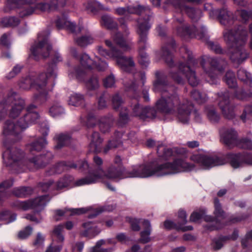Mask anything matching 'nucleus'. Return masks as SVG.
Wrapping results in <instances>:
<instances>
[{
	"instance_id": "1",
	"label": "nucleus",
	"mask_w": 252,
	"mask_h": 252,
	"mask_svg": "<svg viewBox=\"0 0 252 252\" xmlns=\"http://www.w3.org/2000/svg\"><path fill=\"white\" fill-rule=\"evenodd\" d=\"M176 21L179 24L176 28L178 35L185 37H195L204 41L210 49L217 54H227L230 60L237 64H240L248 57V54L244 48L248 38L247 30L242 26H239L234 30H225L223 32L224 41L227 45V51L222 50L217 43L209 40L206 30L202 27L199 32L194 27L191 28L184 23L182 17L176 15Z\"/></svg>"
},
{
	"instance_id": "2",
	"label": "nucleus",
	"mask_w": 252,
	"mask_h": 252,
	"mask_svg": "<svg viewBox=\"0 0 252 252\" xmlns=\"http://www.w3.org/2000/svg\"><path fill=\"white\" fill-rule=\"evenodd\" d=\"M193 164L184 161L181 159H176L172 162H166L162 164H155L151 162L146 165H141L123 175V168L121 166H110L106 171L103 169H99L100 174H94L93 177L87 176L77 180L75 182L76 186L94 184L100 179H116L124 177L147 178L151 176L161 177L177 173L182 171H189L194 168Z\"/></svg>"
},
{
	"instance_id": "3",
	"label": "nucleus",
	"mask_w": 252,
	"mask_h": 252,
	"mask_svg": "<svg viewBox=\"0 0 252 252\" xmlns=\"http://www.w3.org/2000/svg\"><path fill=\"white\" fill-rule=\"evenodd\" d=\"M155 75L154 90L161 93V98L156 102L157 111L164 114L175 115L180 122L188 123L193 109L192 103L180 97L173 91V87L168 85L167 76L163 72L157 71Z\"/></svg>"
},
{
	"instance_id": "4",
	"label": "nucleus",
	"mask_w": 252,
	"mask_h": 252,
	"mask_svg": "<svg viewBox=\"0 0 252 252\" xmlns=\"http://www.w3.org/2000/svg\"><path fill=\"white\" fill-rule=\"evenodd\" d=\"M105 44L110 48L108 51L101 46L98 47V53L106 58H113L116 60L117 64L124 71L133 74V80L126 82L125 86L127 91L136 92L139 88L143 86L146 81L145 73L143 72H135V63L130 57L123 56V52L115 47L109 40H105Z\"/></svg>"
},
{
	"instance_id": "5",
	"label": "nucleus",
	"mask_w": 252,
	"mask_h": 252,
	"mask_svg": "<svg viewBox=\"0 0 252 252\" xmlns=\"http://www.w3.org/2000/svg\"><path fill=\"white\" fill-rule=\"evenodd\" d=\"M181 50L182 52H185L183 57L185 59H187V64H185L182 62H180L178 65L179 71L176 72L172 71L170 72L169 75L177 83H183L184 81L182 74L186 76L190 85L193 87L196 86L199 83V80L191 67L196 66L198 62L193 58L191 52L186 47L182 48Z\"/></svg>"
},
{
	"instance_id": "6",
	"label": "nucleus",
	"mask_w": 252,
	"mask_h": 252,
	"mask_svg": "<svg viewBox=\"0 0 252 252\" xmlns=\"http://www.w3.org/2000/svg\"><path fill=\"white\" fill-rule=\"evenodd\" d=\"M57 76L56 65L54 63L48 64L46 73L38 75L31 73L29 77L22 79L19 83V87L23 90H28L32 88L35 90L42 89L46 85L48 78H55Z\"/></svg>"
},
{
	"instance_id": "7",
	"label": "nucleus",
	"mask_w": 252,
	"mask_h": 252,
	"mask_svg": "<svg viewBox=\"0 0 252 252\" xmlns=\"http://www.w3.org/2000/svg\"><path fill=\"white\" fill-rule=\"evenodd\" d=\"M47 144L45 138L41 137L32 142L28 146L32 157L28 158V164L35 168L45 166L53 158L52 154L48 151L40 155H35L36 152L40 151Z\"/></svg>"
},
{
	"instance_id": "8",
	"label": "nucleus",
	"mask_w": 252,
	"mask_h": 252,
	"mask_svg": "<svg viewBox=\"0 0 252 252\" xmlns=\"http://www.w3.org/2000/svg\"><path fill=\"white\" fill-rule=\"evenodd\" d=\"M9 105L10 108L9 109L8 116L11 118L15 119L25 110V102L16 92L10 90L6 96L0 102V113H6Z\"/></svg>"
},
{
	"instance_id": "9",
	"label": "nucleus",
	"mask_w": 252,
	"mask_h": 252,
	"mask_svg": "<svg viewBox=\"0 0 252 252\" xmlns=\"http://www.w3.org/2000/svg\"><path fill=\"white\" fill-rule=\"evenodd\" d=\"M148 18L145 19H138L137 20L138 24L137 28V33L139 35V40L138 42L139 53L141 58L139 63L145 66L149 63L148 56L144 51L147 47V35L148 32L150 28V26L148 24Z\"/></svg>"
},
{
	"instance_id": "10",
	"label": "nucleus",
	"mask_w": 252,
	"mask_h": 252,
	"mask_svg": "<svg viewBox=\"0 0 252 252\" xmlns=\"http://www.w3.org/2000/svg\"><path fill=\"white\" fill-rule=\"evenodd\" d=\"M37 42L32 47V51L35 60L47 58L52 50V46L48 41V35L45 33L38 35Z\"/></svg>"
},
{
	"instance_id": "11",
	"label": "nucleus",
	"mask_w": 252,
	"mask_h": 252,
	"mask_svg": "<svg viewBox=\"0 0 252 252\" xmlns=\"http://www.w3.org/2000/svg\"><path fill=\"white\" fill-rule=\"evenodd\" d=\"M3 158L8 160V164L9 165H17L21 166L22 165L26 166L29 168H32L28 164V159L24 160L23 158L24 153L20 149L11 147L8 148L4 152L3 155Z\"/></svg>"
},
{
	"instance_id": "12",
	"label": "nucleus",
	"mask_w": 252,
	"mask_h": 252,
	"mask_svg": "<svg viewBox=\"0 0 252 252\" xmlns=\"http://www.w3.org/2000/svg\"><path fill=\"white\" fill-rule=\"evenodd\" d=\"M218 105L224 117L228 119H232L235 117L234 107L230 104V93L228 91L218 93Z\"/></svg>"
},
{
	"instance_id": "13",
	"label": "nucleus",
	"mask_w": 252,
	"mask_h": 252,
	"mask_svg": "<svg viewBox=\"0 0 252 252\" xmlns=\"http://www.w3.org/2000/svg\"><path fill=\"white\" fill-rule=\"evenodd\" d=\"M34 1L35 0H8L7 5L10 8H20L19 15L24 17L32 14L34 11L35 8L31 5Z\"/></svg>"
},
{
	"instance_id": "14",
	"label": "nucleus",
	"mask_w": 252,
	"mask_h": 252,
	"mask_svg": "<svg viewBox=\"0 0 252 252\" xmlns=\"http://www.w3.org/2000/svg\"><path fill=\"white\" fill-rule=\"evenodd\" d=\"M190 159L193 161L198 163L204 168H208L215 166L224 164V162L217 157H210L206 155L196 154L192 155Z\"/></svg>"
},
{
	"instance_id": "15",
	"label": "nucleus",
	"mask_w": 252,
	"mask_h": 252,
	"mask_svg": "<svg viewBox=\"0 0 252 252\" xmlns=\"http://www.w3.org/2000/svg\"><path fill=\"white\" fill-rule=\"evenodd\" d=\"M50 200L48 195H43L28 201L15 202V206L19 209L27 210L31 208L36 209L37 211L42 210Z\"/></svg>"
},
{
	"instance_id": "16",
	"label": "nucleus",
	"mask_w": 252,
	"mask_h": 252,
	"mask_svg": "<svg viewBox=\"0 0 252 252\" xmlns=\"http://www.w3.org/2000/svg\"><path fill=\"white\" fill-rule=\"evenodd\" d=\"M227 158L231 166L234 168L242 167L245 164L252 165V155L246 153L228 154Z\"/></svg>"
},
{
	"instance_id": "17",
	"label": "nucleus",
	"mask_w": 252,
	"mask_h": 252,
	"mask_svg": "<svg viewBox=\"0 0 252 252\" xmlns=\"http://www.w3.org/2000/svg\"><path fill=\"white\" fill-rule=\"evenodd\" d=\"M97 61H93L88 55L84 53L80 55V62L85 68L91 69L95 67L98 71H103L108 67L107 63L96 57Z\"/></svg>"
},
{
	"instance_id": "18",
	"label": "nucleus",
	"mask_w": 252,
	"mask_h": 252,
	"mask_svg": "<svg viewBox=\"0 0 252 252\" xmlns=\"http://www.w3.org/2000/svg\"><path fill=\"white\" fill-rule=\"evenodd\" d=\"M221 141L229 148L236 146L237 133L232 128H222L220 130Z\"/></svg>"
},
{
	"instance_id": "19",
	"label": "nucleus",
	"mask_w": 252,
	"mask_h": 252,
	"mask_svg": "<svg viewBox=\"0 0 252 252\" xmlns=\"http://www.w3.org/2000/svg\"><path fill=\"white\" fill-rule=\"evenodd\" d=\"M34 105H31L27 108V112L17 120V124L19 127L23 129L27 128L29 125L33 124L39 119V115L36 112L32 111Z\"/></svg>"
},
{
	"instance_id": "20",
	"label": "nucleus",
	"mask_w": 252,
	"mask_h": 252,
	"mask_svg": "<svg viewBox=\"0 0 252 252\" xmlns=\"http://www.w3.org/2000/svg\"><path fill=\"white\" fill-rule=\"evenodd\" d=\"M169 43H167L162 47L161 54L167 64L172 67L173 66L174 63L171 50L174 48L175 41L173 39L170 38L169 39Z\"/></svg>"
},
{
	"instance_id": "21",
	"label": "nucleus",
	"mask_w": 252,
	"mask_h": 252,
	"mask_svg": "<svg viewBox=\"0 0 252 252\" xmlns=\"http://www.w3.org/2000/svg\"><path fill=\"white\" fill-rule=\"evenodd\" d=\"M66 0H52L50 3H38L36 5L35 8L41 11H51L64 6Z\"/></svg>"
},
{
	"instance_id": "22",
	"label": "nucleus",
	"mask_w": 252,
	"mask_h": 252,
	"mask_svg": "<svg viewBox=\"0 0 252 252\" xmlns=\"http://www.w3.org/2000/svg\"><path fill=\"white\" fill-rule=\"evenodd\" d=\"M90 143L89 150L94 153H99L102 149L103 139L100 137L98 132L94 131L90 137Z\"/></svg>"
},
{
	"instance_id": "23",
	"label": "nucleus",
	"mask_w": 252,
	"mask_h": 252,
	"mask_svg": "<svg viewBox=\"0 0 252 252\" xmlns=\"http://www.w3.org/2000/svg\"><path fill=\"white\" fill-rule=\"evenodd\" d=\"M218 19L220 23L225 26H229L233 23L234 17L233 13L227 8L221 9L218 14Z\"/></svg>"
},
{
	"instance_id": "24",
	"label": "nucleus",
	"mask_w": 252,
	"mask_h": 252,
	"mask_svg": "<svg viewBox=\"0 0 252 252\" xmlns=\"http://www.w3.org/2000/svg\"><path fill=\"white\" fill-rule=\"evenodd\" d=\"M114 122V118L111 114H108L101 117L99 119V127L100 131L103 133L109 132Z\"/></svg>"
},
{
	"instance_id": "25",
	"label": "nucleus",
	"mask_w": 252,
	"mask_h": 252,
	"mask_svg": "<svg viewBox=\"0 0 252 252\" xmlns=\"http://www.w3.org/2000/svg\"><path fill=\"white\" fill-rule=\"evenodd\" d=\"M71 140V136L68 133H59L55 134L54 140L56 143L55 149H60L68 145Z\"/></svg>"
},
{
	"instance_id": "26",
	"label": "nucleus",
	"mask_w": 252,
	"mask_h": 252,
	"mask_svg": "<svg viewBox=\"0 0 252 252\" xmlns=\"http://www.w3.org/2000/svg\"><path fill=\"white\" fill-rule=\"evenodd\" d=\"M115 42L121 48L123 51H128L130 49V43L126 36H124L120 32H116L112 35Z\"/></svg>"
},
{
	"instance_id": "27",
	"label": "nucleus",
	"mask_w": 252,
	"mask_h": 252,
	"mask_svg": "<svg viewBox=\"0 0 252 252\" xmlns=\"http://www.w3.org/2000/svg\"><path fill=\"white\" fill-rule=\"evenodd\" d=\"M23 128L19 127L16 122V125L13 122L6 121L3 126V133L5 135L19 134Z\"/></svg>"
},
{
	"instance_id": "28",
	"label": "nucleus",
	"mask_w": 252,
	"mask_h": 252,
	"mask_svg": "<svg viewBox=\"0 0 252 252\" xmlns=\"http://www.w3.org/2000/svg\"><path fill=\"white\" fill-rule=\"evenodd\" d=\"M145 11V9L141 6L137 7H118L115 9V13L119 15H124L127 13L141 14Z\"/></svg>"
},
{
	"instance_id": "29",
	"label": "nucleus",
	"mask_w": 252,
	"mask_h": 252,
	"mask_svg": "<svg viewBox=\"0 0 252 252\" xmlns=\"http://www.w3.org/2000/svg\"><path fill=\"white\" fill-rule=\"evenodd\" d=\"M123 133L120 131H116L112 140L109 141L108 144L104 149V153H107L108 151L112 148H115L119 146L122 143V137Z\"/></svg>"
},
{
	"instance_id": "30",
	"label": "nucleus",
	"mask_w": 252,
	"mask_h": 252,
	"mask_svg": "<svg viewBox=\"0 0 252 252\" xmlns=\"http://www.w3.org/2000/svg\"><path fill=\"white\" fill-rule=\"evenodd\" d=\"M83 226L85 230L81 232V235L84 237L92 238L100 232V230L97 227L93 226L91 222L83 223Z\"/></svg>"
},
{
	"instance_id": "31",
	"label": "nucleus",
	"mask_w": 252,
	"mask_h": 252,
	"mask_svg": "<svg viewBox=\"0 0 252 252\" xmlns=\"http://www.w3.org/2000/svg\"><path fill=\"white\" fill-rule=\"evenodd\" d=\"M57 27L59 29H66L70 30L72 32H75L76 26L73 23L68 21L65 17L62 16L61 18H58L55 21Z\"/></svg>"
},
{
	"instance_id": "32",
	"label": "nucleus",
	"mask_w": 252,
	"mask_h": 252,
	"mask_svg": "<svg viewBox=\"0 0 252 252\" xmlns=\"http://www.w3.org/2000/svg\"><path fill=\"white\" fill-rule=\"evenodd\" d=\"M182 11L186 12L189 17L194 22L197 21L201 16L202 12L199 9H194L187 6L181 7Z\"/></svg>"
},
{
	"instance_id": "33",
	"label": "nucleus",
	"mask_w": 252,
	"mask_h": 252,
	"mask_svg": "<svg viewBox=\"0 0 252 252\" xmlns=\"http://www.w3.org/2000/svg\"><path fill=\"white\" fill-rule=\"evenodd\" d=\"M206 115L208 120L212 123H216L219 122L220 116L217 112L216 108L213 106H208L205 110Z\"/></svg>"
},
{
	"instance_id": "34",
	"label": "nucleus",
	"mask_w": 252,
	"mask_h": 252,
	"mask_svg": "<svg viewBox=\"0 0 252 252\" xmlns=\"http://www.w3.org/2000/svg\"><path fill=\"white\" fill-rule=\"evenodd\" d=\"M157 146V153L159 157L167 160L172 156L173 152L171 149L166 147L162 143L158 144Z\"/></svg>"
},
{
	"instance_id": "35",
	"label": "nucleus",
	"mask_w": 252,
	"mask_h": 252,
	"mask_svg": "<svg viewBox=\"0 0 252 252\" xmlns=\"http://www.w3.org/2000/svg\"><path fill=\"white\" fill-rule=\"evenodd\" d=\"M88 211V209L87 208H77V209H65L64 210H58L55 212L56 217H62L64 216L65 214L68 212L70 213V215H81L83 214L86 213Z\"/></svg>"
},
{
	"instance_id": "36",
	"label": "nucleus",
	"mask_w": 252,
	"mask_h": 252,
	"mask_svg": "<svg viewBox=\"0 0 252 252\" xmlns=\"http://www.w3.org/2000/svg\"><path fill=\"white\" fill-rule=\"evenodd\" d=\"M75 43L80 46L85 47L94 42V38L91 35H82L79 37L74 36Z\"/></svg>"
},
{
	"instance_id": "37",
	"label": "nucleus",
	"mask_w": 252,
	"mask_h": 252,
	"mask_svg": "<svg viewBox=\"0 0 252 252\" xmlns=\"http://www.w3.org/2000/svg\"><path fill=\"white\" fill-rule=\"evenodd\" d=\"M217 218L214 219L211 216H206L205 220L209 222L210 223L206 225L205 227L207 229L212 231L216 229H219L222 227L223 225L218 220Z\"/></svg>"
},
{
	"instance_id": "38",
	"label": "nucleus",
	"mask_w": 252,
	"mask_h": 252,
	"mask_svg": "<svg viewBox=\"0 0 252 252\" xmlns=\"http://www.w3.org/2000/svg\"><path fill=\"white\" fill-rule=\"evenodd\" d=\"M208 62L213 70L216 69L220 71L223 70L227 64L224 60H218L213 58L209 59Z\"/></svg>"
},
{
	"instance_id": "39",
	"label": "nucleus",
	"mask_w": 252,
	"mask_h": 252,
	"mask_svg": "<svg viewBox=\"0 0 252 252\" xmlns=\"http://www.w3.org/2000/svg\"><path fill=\"white\" fill-rule=\"evenodd\" d=\"M84 96L79 94H73L69 98L68 101V104L74 106H79L84 103Z\"/></svg>"
},
{
	"instance_id": "40",
	"label": "nucleus",
	"mask_w": 252,
	"mask_h": 252,
	"mask_svg": "<svg viewBox=\"0 0 252 252\" xmlns=\"http://www.w3.org/2000/svg\"><path fill=\"white\" fill-rule=\"evenodd\" d=\"M111 101L113 108L115 110H118L120 108L122 109V106L125 101L119 93H116L112 95Z\"/></svg>"
},
{
	"instance_id": "41",
	"label": "nucleus",
	"mask_w": 252,
	"mask_h": 252,
	"mask_svg": "<svg viewBox=\"0 0 252 252\" xmlns=\"http://www.w3.org/2000/svg\"><path fill=\"white\" fill-rule=\"evenodd\" d=\"M76 167L77 165L74 164V163L63 161L56 165L55 166V172L57 174H60L70 168H76Z\"/></svg>"
},
{
	"instance_id": "42",
	"label": "nucleus",
	"mask_w": 252,
	"mask_h": 252,
	"mask_svg": "<svg viewBox=\"0 0 252 252\" xmlns=\"http://www.w3.org/2000/svg\"><path fill=\"white\" fill-rule=\"evenodd\" d=\"M101 24L107 29H115L117 28V24L116 22L111 16L108 15H104L102 16Z\"/></svg>"
},
{
	"instance_id": "43",
	"label": "nucleus",
	"mask_w": 252,
	"mask_h": 252,
	"mask_svg": "<svg viewBox=\"0 0 252 252\" xmlns=\"http://www.w3.org/2000/svg\"><path fill=\"white\" fill-rule=\"evenodd\" d=\"M238 78L250 86L252 83V78L251 74L245 69L240 68L237 72Z\"/></svg>"
},
{
	"instance_id": "44",
	"label": "nucleus",
	"mask_w": 252,
	"mask_h": 252,
	"mask_svg": "<svg viewBox=\"0 0 252 252\" xmlns=\"http://www.w3.org/2000/svg\"><path fill=\"white\" fill-rule=\"evenodd\" d=\"M49 112L53 117H57L63 114L64 110L59 103H56L50 108Z\"/></svg>"
},
{
	"instance_id": "45",
	"label": "nucleus",
	"mask_w": 252,
	"mask_h": 252,
	"mask_svg": "<svg viewBox=\"0 0 252 252\" xmlns=\"http://www.w3.org/2000/svg\"><path fill=\"white\" fill-rule=\"evenodd\" d=\"M32 192V189L30 187H20L15 188L13 190V194L18 197H25Z\"/></svg>"
},
{
	"instance_id": "46",
	"label": "nucleus",
	"mask_w": 252,
	"mask_h": 252,
	"mask_svg": "<svg viewBox=\"0 0 252 252\" xmlns=\"http://www.w3.org/2000/svg\"><path fill=\"white\" fill-rule=\"evenodd\" d=\"M224 80L230 88H235L237 85L235 74L231 71H228L226 73Z\"/></svg>"
},
{
	"instance_id": "47",
	"label": "nucleus",
	"mask_w": 252,
	"mask_h": 252,
	"mask_svg": "<svg viewBox=\"0 0 252 252\" xmlns=\"http://www.w3.org/2000/svg\"><path fill=\"white\" fill-rule=\"evenodd\" d=\"M234 95L238 99L245 100L248 98L252 97V90H251L250 92L247 93L245 92L243 88H240L235 91Z\"/></svg>"
},
{
	"instance_id": "48",
	"label": "nucleus",
	"mask_w": 252,
	"mask_h": 252,
	"mask_svg": "<svg viewBox=\"0 0 252 252\" xmlns=\"http://www.w3.org/2000/svg\"><path fill=\"white\" fill-rule=\"evenodd\" d=\"M214 207H215V211L214 214L216 216V218L217 219L221 218L222 219H224L225 217V215L224 212L222 210L221 208V205L219 202V200L218 198H215L214 199Z\"/></svg>"
},
{
	"instance_id": "49",
	"label": "nucleus",
	"mask_w": 252,
	"mask_h": 252,
	"mask_svg": "<svg viewBox=\"0 0 252 252\" xmlns=\"http://www.w3.org/2000/svg\"><path fill=\"white\" fill-rule=\"evenodd\" d=\"M191 96L198 103H204L208 99L205 94H202L196 90H193L191 93Z\"/></svg>"
},
{
	"instance_id": "50",
	"label": "nucleus",
	"mask_w": 252,
	"mask_h": 252,
	"mask_svg": "<svg viewBox=\"0 0 252 252\" xmlns=\"http://www.w3.org/2000/svg\"><path fill=\"white\" fill-rule=\"evenodd\" d=\"M132 107V115L134 116L139 117L140 119H142L143 118V112H144L145 108L141 106L137 102L134 104L131 105Z\"/></svg>"
},
{
	"instance_id": "51",
	"label": "nucleus",
	"mask_w": 252,
	"mask_h": 252,
	"mask_svg": "<svg viewBox=\"0 0 252 252\" xmlns=\"http://www.w3.org/2000/svg\"><path fill=\"white\" fill-rule=\"evenodd\" d=\"M86 87L90 90H96L99 87L98 79L96 76H92L86 82Z\"/></svg>"
},
{
	"instance_id": "52",
	"label": "nucleus",
	"mask_w": 252,
	"mask_h": 252,
	"mask_svg": "<svg viewBox=\"0 0 252 252\" xmlns=\"http://www.w3.org/2000/svg\"><path fill=\"white\" fill-rule=\"evenodd\" d=\"M15 214H11L9 211L0 212V221H5L6 223L12 222L16 220Z\"/></svg>"
},
{
	"instance_id": "53",
	"label": "nucleus",
	"mask_w": 252,
	"mask_h": 252,
	"mask_svg": "<svg viewBox=\"0 0 252 252\" xmlns=\"http://www.w3.org/2000/svg\"><path fill=\"white\" fill-rule=\"evenodd\" d=\"M93 162L94 165L95 167H96V169L94 173H90L88 176H93L94 174H100V172L99 171V169H103L102 165L103 164V160L102 159L99 157L97 156H94L93 158Z\"/></svg>"
},
{
	"instance_id": "54",
	"label": "nucleus",
	"mask_w": 252,
	"mask_h": 252,
	"mask_svg": "<svg viewBox=\"0 0 252 252\" xmlns=\"http://www.w3.org/2000/svg\"><path fill=\"white\" fill-rule=\"evenodd\" d=\"M129 121V117L126 108H122L120 112L119 124L123 126L127 123Z\"/></svg>"
},
{
	"instance_id": "55",
	"label": "nucleus",
	"mask_w": 252,
	"mask_h": 252,
	"mask_svg": "<svg viewBox=\"0 0 252 252\" xmlns=\"http://www.w3.org/2000/svg\"><path fill=\"white\" fill-rule=\"evenodd\" d=\"M43 87L42 89H39L37 90L39 91L38 94H36L34 95L35 101L39 103H42L45 102L48 98L47 93L44 91Z\"/></svg>"
},
{
	"instance_id": "56",
	"label": "nucleus",
	"mask_w": 252,
	"mask_h": 252,
	"mask_svg": "<svg viewBox=\"0 0 252 252\" xmlns=\"http://www.w3.org/2000/svg\"><path fill=\"white\" fill-rule=\"evenodd\" d=\"M229 239L227 236H221L213 240V247L215 250H220L222 248L224 243Z\"/></svg>"
},
{
	"instance_id": "57",
	"label": "nucleus",
	"mask_w": 252,
	"mask_h": 252,
	"mask_svg": "<svg viewBox=\"0 0 252 252\" xmlns=\"http://www.w3.org/2000/svg\"><path fill=\"white\" fill-rule=\"evenodd\" d=\"M1 22L5 26L15 27L19 24L20 20L15 17H10L4 18Z\"/></svg>"
},
{
	"instance_id": "58",
	"label": "nucleus",
	"mask_w": 252,
	"mask_h": 252,
	"mask_svg": "<svg viewBox=\"0 0 252 252\" xmlns=\"http://www.w3.org/2000/svg\"><path fill=\"white\" fill-rule=\"evenodd\" d=\"M116 79L113 74L106 77L103 80V84L105 88H113L115 86Z\"/></svg>"
},
{
	"instance_id": "59",
	"label": "nucleus",
	"mask_w": 252,
	"mask_h": 252,
	"mask_svg": "<svg viewBox=\"0 0 252 252\" xmlns=\"http://www.w3.org/2000/svg\"><path fill=\"white\" fill-rule=\"evenodd\" d=\"M240 118L244 122L248 120H252V105L245 107Z\"/></svg>"
},
{
	"instance_id": "60",
	"label": "nucleus",
	"mask_w": 252,
	"mask_h": 252,
	"mask_svg": "<svg viewBox=\"0 0 252 252\" xmlns=\"http://www.w3.org/2000/svg\"><path fill=\"white\" fill-rule=\"evenodd\" d=\"M72 180V178L70 176H65L61 179L57 183V189H61L68 186Z\"/></svg>"
},
{
	"instance_id": "61",
	"label": "nucleus",
	"mask_w": 252,
	"mask_h": 252,
	"mask_svg": "<svg viewBox=\"0 0 252 252\" xmlns=\"http://www.w3.org/2000/svg\"><path fill=\"white\" fill-rule=\"evenodd\" d=\"M236 146L240 148L252 149V141L247 138L238 139Z\"/></svg>"
},
{
	"instance_id": "62",
	"label": "nucleus",
	"mask_w": 252,
	"mask_h": 252,
	"mask_svg": "<svg viewBox=\"0 0 252 252\" xmlns=\"http://www.w3.org/2000/svg\"><path fill=\"white\" fill-rule=\"evenodd\" d=\"M206 72V79L208 82L212 84H216L218 83L217 76L215 73L214 72V70H205Z\"/></svg>"
},
{
	"instance_id": "63",
	"label": "nucleus",
	"mask_w": 252,
	"mask_h": 252,
	"mask_svg": "<svg viewBox=\"0 0 252 252\" xmlns=\"http://www.w3.org/2000/svg\"><path fill=\"white\" fill-rule=\"evenodd\" d=\"M105 244V240H99L96 242V245L94 247L91 248L90 252H108L107 249H100V247Z\"/></svg>"
},
{
	"instance_id": "64",
	"label": "nucleus",
	"mask_w": 252,
	"mask_h": 252,
	"mask_svg": "<svg viewBox=\"0 0 252 252\" xmlns=\"http://www.w3.org/2000/svg\"><path fill=\"white\" fill-rule=\"evenodd\" d=\"M144 116L142 119L146 118L153 119L157 116V111L154 108L145 107Z\"/></svg>"
}]
</instances>
